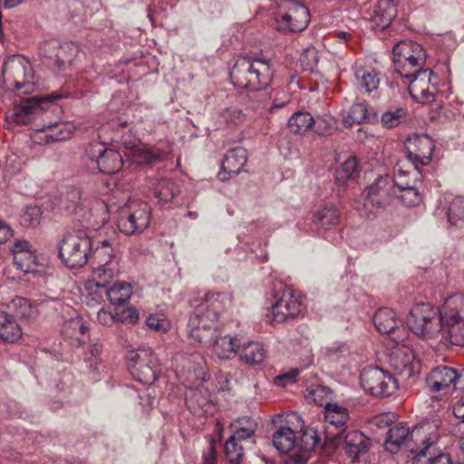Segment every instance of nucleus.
<instances>
[{"mask_svg": "<svg viewBox=\"0 0 464 464\" xmlns=\"http://www.w3.org/2000/svg\"><path fill=\"white\" fill-rule=\"evenodd\" d=\"M401 193L398 195L401 202L408 208L419 205L421 201V196L418 190V186L399 189Z\"/></svg>", "mask_w": 464, "mask_h": 464, "instance_id": "8fccbe9b", "label": "nucleus"}, {"mask_svg": "<svg viewBox=\"0 0 464 464\" xmlns=\"http://www.w3.org/2000/svg\"><path fill=\"white\" fill-rule=\"evenodd\" d=\"M42 217L41 208L38 206H29L22 215V222L28 227H35L40 223Z\"/></svg>", "mask_w": 464, "mask_h": 464, "instance_id": "5fc2aeb1", "label": "nucleus"}, {"mask_svg": "<svg viewBox=\"0 0 464 464\" xmlns=\"http://www.w3.org/2000/svg\"><path fill=\"white\" fill-rule=\"evenodd\" d=\"M7 306L14 313V316L25 321L34 320L39 314L36 303L21 296L13 298Z\"/></svg>", "mask_w": 464, "mask_h": 464, "instance_id": "473e14b6", "label": "nucleus"}, {"mask_svg": "<svg viewBox=\"0 0 464 464\" xmlns=\"http://www.w3.org/2000/svg\"><path fill=\"white\" fill-rule=\"evenodd\" d=\"M218 463V450L217 442L209 437L208 446L202 452V463L201 464H217Z\"/></svg>", "mask_w": 464, "mask_h": 464, "instance_id": "bf43d9fd", "label": "nucleus"}, {"mask_svg": "<svg viewBox=\"0 0 464 464\" xmlns=\"http://www.w3.org/2000/svg\"><path fill=\"white\" fill-rule=\"evenodd\" d=\"M92 238L83 231L65 234L58 244V256L69 268L82 267L90 260Z\"/></svg>", "mask_w": 464, "mask_h": 464, "instance_id": "0eeeda50", "label": "nucleus"}, {"mask_svg": "<svg viewBox=\"0 0 464 464\" xmlns=\"http://www.w3.org/2000/svg\"><path fill=\"white\" fill-rule=\"evenodd\" d=\"M441 308L430 303H420L412 306L407 317L411 332L423 338H434L440 332Z\"/></svg>", "mask_w": 464, "mask_h": 464, "instance_id": "1a4fd4ad", "label": "nucleus"}, {"mask_svg": "<svg viewBox=\"0 0 464 464\" xmlns=\"http://www.w3.org/2000/svg\"><path fill=\"white\" fill-rule=\"evenodd\" d=\"M367 112L368 109L366 104L361 102L353 103L351 106L348 114L344 118L345 125L351 126L354 123H362L367 120Z\"/></svg>", "mask_w": 464, "mask_h": 464, "instance_id": "49530a36", "label": "nucleus"}, {"mask_svg": "<svg viewBox=\"0 0 464 464\" xmlns=\"http://www.w3.org/2000/svg\"><path fill=\"white\" fill-rule=\"evenodd\" d=\"M130 373L139 382L151 385L157 380L160 366L159 359L150 349H139L127 356Z\"/></svg>", "mask_w": 464, "mask_h": 464, "instance_id": "ddd939ff", "label": "nucleus"}, {"mask_svg": "<svg viewBox=\"0 0 464 464\" xmlns=\"http://www.w3.org/2000/svg\"><path fill=\"white\" fill-rule=\"evenodd\" d=\"M146 324L156 332H167L170 326L169 321L162 314H150L146 319Z\"/></svg>", "mask_w": 464, "mask_h": 464, "instance_id": "603ef678", "label": "nucleus"}, {"mask_svg": "<svg viewBox=\"0 0 464 464\" xmlns=\"http://www.w3.org/2000/svg\"><path fill=\"white\" fill-rule=\"evenodd\" d=\"M117 322L126 324H135L138 323L140 314L136 308L130 306L116 312Z\"/></svg>", "mask_w": 464, "mask_h": 464, "instance_id": "4d7b16f0", "label": "nucleus"}, {"mask_svg": "<svg viewBox=\"0 0 464 464\" xmlns=\"http://www.w3.org/2000/svg\"><path fill=\"white\" fill-rule=\"evenodd\" d=\"M308 232L317 233L325 240L335 243L338 242L341 235L338 229L340 215L336 208L327 206L318 210L313 217ZM305 229V227H304Z\"/></svg>", "mask_w": 464, "mask_h": 464, "instance_id": "a211bd4d", "label": "nucleus"}, {"mask_svg": "<svg viewBox=\"0 0 464 464\" xmlns=\"http://www.w3.org/2000/svg\"><path fill=\"white\" fill-rule=\"evenodd\" d=\"M256 427L257 424L252 418H239L232 424L233 435L231 437L237 440L249 439L255 434Z\"/></svg>", "mask_w": 464, "mask_h": 464, "instance_id": "79ce46f5", "label": "nucleus"}, {"mask_svg": "<svg viewBox=\"0 0 464 464\" xmlns=\"http://www.w3.org/2000/svg\"><path fill=\"white\" fill-rule=\"evenodd\" d=\"M88 159L95 164L102 173L111 175L118 172L123 165V160L119 151L107 148L100 142H92L86 150Z\"/></svg>", "mask_w": 464, "mask_h": 464, "instance_id": "aec40b11", "label": "nucleus"}, {"mask_svg": "<svg viewBox=\"0 0 464 464\" xmlns=\"http://www.w3.org/2000/svg\"><path fill=\"white\" fill-rule=\"evenodd\" d=\"M179 193V188L177 183L163 178L151 183L149 196L155 204L163 208L166 204L171 202Z\"/></svg>", "mask_w": 464, "mask_h": 464, "instance_id": "bb28decb", "label": "nucleus"}, {"mask_svg": "<svg viewBox=\"0 0 464 464\" xmlns=\"http://www.w3.org/2000/svg\"><path fill=\"white\" fill-rule=\"evenodd\" d=\"M412 145L415 147V150L414 151H408V160L415 165H428L435 148L432 140L428 135L416 137Z\"/></svg>", "mask_w": 464, "mask_h": 464, "instance_id": "c756f323", "label": "nucleus"}, {"mask_svg": "<svg viewBox=\"0 0 464 464\" xmlns=\"http://www.w3.org/2000/svg\"><path fill=\"white\" fill-rule=\"evenodd\" d=\"M121 252L115 240L92 239L90 261L92 265V276L102 282H111L120 273Z\"/></svg>", "mask_w": 464, "mask_h": 464, "instance_id": "423d86ee", "label": "nucleus"}, {"mask_svg": "<svg viewBox=\"0 0 464 464\" xmlns=\"http://www.w3.org/2000/svg\"><path fill=\"white\" fill-rule=\"evenodd\" d=\"M81 193L77 188H71L68 193L66 198L62 201L65 211L68 214H72L77 210L80 204Z\"/></svg>", "mask_w": 464, "mask_h": 464, "instance_id": "6e6d98bb", "label": "nucleus"}, {"mask_svg": "<svg viewBox=\"0 0 464 464\" xmlns=\"http://www.w3.org/2000/svg\"><path fill=\"white\" fill-rule=\"evenodd\" d=\"M396 422V415L392 412L382 413L372 420V424L380 429H385L392 427V424Z\"/></svg>", "mask_w": 464, "mask_h": 464, "instance_id": "e2e57ef3", "label": "nucleus"}, {"mask_svg": "<svg viewBox=\"0 0 464 464\" xmlns=\"http://www.w3.org/2000/svg\"><path fill=\"white\" fill-rule=\"evenodd\" d=\"M186 401L188 405L196 402L200 407L206 404L207 400L202 396L201 392L198 390H191L189 394L186 395Z\"/></svg>", "mask_w": 464, "mask_h": 464, "instance_id": "338daca9", "label": "nucleus"}, {"mask_svg": "<svg viewBox=\"0 0 464 464\" xmlns=\"http://www.w3.org/2000/svg\"><path fill=\"white\" fill-rule=\"evenodd\" d=\"M448 222L454 227L464 226V198L455 197L444 208Z\"/></svg>", "mask_w": 464, "mask_h": 464, "instance_id": "ea45409f", "label": "nucleus"}, {"mask_svg": "<svg viewBox=\"0 0 464 464\" xmlns=\"http://www.w3.org/2000/svg\"><path fill=\"white\" fill-rule=\"evenodd\" d=\"M426 464H452V460L449 454L440 452L434 457H430Z\"/></svg>", "mask_w": 464, "mask_h": 464, "instance_id": "774afa93", "label": "nucleus"}, {"mask_svg": "<svg viewBox=\"0 0 464 464\" xmlns=\"http://www.w3.org/2000/svg\"><path fill=\"white\" fill-rule=\"evenodd\" d=\"M150 207L146 202H134L121 214L118 227L127 236L141 233L150 225Z\"/></svg>", "mask_w": 464, "mask_h": 464, "instance_id": "f3484780", "label": "nucleus"}, {"mask_svg": "<svg viewBox=\"0 0 464 464\" xmlns=\"http://www.w3.org/2000/svg\"><path fill=\"white\" fill-rule=\"evenodd\" d=\"M408 84L411 98L419 103L434 102L440 79L430 68L420 67L401 78Z\"/></svg>", "mask_w": 464, "mask_h": 464, "instance_id": "f8f14e48", "label": "nucleus"}, {"mask_svg": "<svg viewBox=\"0 0 464 464\" xmlns=\"http://www.w3.org/2000/svg\"><path fill=\"white\" fill-rule=\"evenodd\" d=\"M427 60L425 49L417 42L401 40L392 47L394 71L402 78L408 73L424 67Z\"/></svg>", "mask_w": 464, "mask_h": 464, "instance_id": "9d476101", "label": "nucleus"}, {"mask_svg": "<svg viewBox=\"0 0 464 464\" xmlns=\"http://www.w3.org/2000/svg\"><path fill=\"white\" fill-rule=\"evenodd\" d=\"M240 360L250 366L260 364L265 359L263 345L256 342L241 343Z\"/></svg>", "mask_w": 464, "mask_h": 464, "instance_id": "e433bc0d", "label": "nucleus"}, {"mask_svg": "<svg viewBox=\"0 0 464 464\" xmlns=\"http://www.w3.org/2000/svg\"><path fill=\"white\" fill-rule=\"evenodd\" d=\"M97 320L102 325L111 326L117 322L116 312L112 314L102 308L97 313Z\"/></svg>", "mask_w": 464, "mask_h": 464, "instance_id": "0e129e2a", "label": "nucleus"}, {"mask_svg": "<svg viewBox=\"0 0 464 464\" xmlns=\"http://www.w3.org/2000/svg\"><path fill=\"white\" fill-rule=\"evenodd\" d=\"M321 442V436L315 428H305L297 442L296 449L298 452L290 456L286 464H306L310 457V452Z\"/></svg>", "mask_w": 464, "mask_h": 464, "instance_id": "5701e85b", "label": "nucleus"}, {"mask_svg": "<svg viewBox=\"0 0 464 464\" xmlns=\"http://www.w3.org/2000/svg\"><path fill=\"white\" fill-rule=\"evenodd\" d=\"M87 331V327L83 324L81 317L72 318L66 321L63 325V333L69 337L79 338V335H83Z\"/></svg>", "mask_w": 464, "mask_h": 464, "instance_id": "09e8293b", "label": "nucleus"}, {"mask_svg": "<svg viewBox=\"0 0 464 464\" xmlns=\"http://www.w3.org/2000/svg\"><path fill=\"white\" fill-rule=\"evenodd\" d=\"M360 384L365 392L377 398L389 397L398 389L395 377L378 366L364 368L360 374Z\"/></svg>", "mask_w": 464, "mask_h": 464, "instance_id": "4468645a", "label": "nucleus"}, {"mask_svg": "<svg viewBox=\"0 0 464 464\" xmlns=\"http://www.w3.org/2000/svg\"><path fill=\"white\" fill-rule=\"evenodd\" d=\"M314 123V118L307 111H298L288 120L287 127L294 134H304Z\"/></svg>", "mask_w": 464, "mask_h": 464, "instance_id": "58836bf2", "label": "nucleus"}, {"mask_svg": "<svg viewBox=\"0 0 464 464\" xmlns=\"http://www.w3.org/2000/svg\"><path fill=\"white\" fill-rule=\"evenodd\" d=\"M247 152L242 147L228 150L224 156L221 171L218 173L220 180H227L231 175H237L247 161Z\"/></svg>", "mask_w": 464, "mask_h": 464, "instance_id": "393cba45", "label": "nucleus"}, {"mask_svg": "<svg viewBox=\"0 0 464 464\" xmlns=\"http://www.w3.org/2000/svg\"><path fill=\"white\" fill-rule=\"evenodd\" d=\"M131 155L133 157V160L139 165L155 164L162 161L167 156L165 151L158 148L149 147L146 145L134 147Z\"/></svg>", "mask_w": 464, "mask_h": 464, "instance_id": "c9c22d12", "label": "nucleus"}, {"mask_svg": "<svg viewBox=\"0 0 464 464\" xmlns=\"http://www.w3.org/2000/svg\"><path fill=\"white\" fill-rule=\"evenodd\" d=\"M76 53V45L58 39L44 41L39 46V55L43 62L55 70H63L70 65Z\"/></svg>", "mask_w": 464, "mask_h": 464, "instance_id": "2eb2a0df", "label": "nucleus"}, {"mask_svg": "<svg viewBox=\"0 0 464 464\" xmlns=\"http://www.w3.org/2000/svg\"><path fill=\"white\" fill-rule=\"evenodd\" d=\"M389 177H379L355 201V208L362 217L371 218L377 209L388 205L394 194Z\"/></svg>", "mask_w": 464, "mask_h": 464, "instance_id": "6e6552de", "label": "nucleus"}, {"mask_svg": "<svg viewBox=\"0 0 464 464\" xmlns=\"http://www.w3.org/2000/svg\"><path fill=\"white\" fill-rule=\"evenodd\" d=\"M275 299L266 314L268 321L272 324H281L294 319L304 309L299 296H296L289 288H285L281 293L278 292Z\"/></svg>", "mask_w": 464, "mask_h": 464, "instance_id": "dca6fc26", "label": "nucleus"}, {"mask_svg": "<svg viewBox=\"0 0 464 464\" xmlns=\"http://www.w3.org/2000/svg\"><path fill=\"white\" fill-rule=\"evenodd\" d=\"M110 282H102L101 278H94L88 283L85 301L89 305L101 304L106 298V285Z\"/></svg>", "mask_w": 464, "mask_h": 464, "instance_id": "a19ab883", "label": "nucleus"}, {"mask_svg": "<svg viewBox=\"0 0 464 464\" xmlns=\"http://www.w3.org/2000/svg\"><path fill=\"white\" fill-rule=\"evenodd\" d=\"M456 376V369L447 365H439L430 372L426 377V384L431 392H439L451 385L454 387Z\"/></svg>", "mask_w": 464, "mask_h": 464, "instance_id": "a878e982", "label": "nucleus"}, {"mask_svg": "<svg viewBox=\"0 0 464 464\" xmlns=\"http://www.w3.org/2000/svg\"><path fill=\"white\" fill-rule=\"evenodd\" d=\"M189 305L194 308L188 323V334L198 343H211L206 332L216 329L220 314L232 304L227 293H206L203 296L191 297Z\"/></svg>", "mask_w": 464, "mask_h": 464, "instance_id": "7ed1b4c3", "label": "nucleus"}, {"mask_svg": "<svg viewBox=\"0 0 464 464\" xmlns=\"http://www.w3.org/2000/svg\"><path fill=\"white\" fill-rule=\"evenodd\" d=\"M217 328L211 329L209 332H206L211 338V343H203L204 345H213V351L215 354L220 359H229L234 355L241 345V341L237 337H232L230 335L217 336Z\"/></svg>", "mask_w": 464, "mask_h": 464, "instance_id": "cd10ccee", "label": "nucleus"}, {"mask_svg": "<svg viewBox=\"0 0 464 464\" xmlns=\"http://www.w3.org/2000/svg\"><path fill=\"white\" fill-rule=\"evenodd\" d=\"M101 350L102 345L100 343H93L90 347L91 356L85 359L86 366L89 368L90 372L93 375L92 379L94 381L98 380L96 375L100 372V367L102 366V362L99 357Z\"/></svg>", "mask_w": 464, "mask_h": 464, "instance_id": "de8ad7c7", "label": "nucleus"}, {"mask_svg": "<svg viewBox=\"0 0 464 464\" xmlns=\"http://www.w3.org/2000/svg\"><path fill=\"white\" fill-rule=\"evenodd\" d=\"M439 427V420L416 425L411 431L406 423H395L388 430L385 450L395 454L405 446L411 452H416L415 459L419 461L420 457L431 455V450L440 438Z\"/></svg>", "mask_w": 464, "mask_h": 464, "instance_id": "f03ea898", "label": "nucleus"}, {"mask_svg": "<svg viewBox=\"0 0 464 464\" xmlns=\"http://www.w3.org/2000/svg\"><path fill=\"white\" fill-rule=\"evenodd\" d=\"M314 131L319 136L333 135L336 130L334 121L331 117L314 119Z\"/></svg>", "mask_w": 464, "mask_h": 464, "instance_id": "3c124183", "label": "nucleus"}, {"mask_svg": "<svg viewBox=\"0 0 464 464\" xmlns=\"http://www.w3.org/2000/svg\"><path fill=\"white\" fill-rule=\"evenodd\" d=\"M131 295V285L127 282L118 281L111 286L106 285V298L113 305L124 304L130 298Z\"/></svg>", "mask_w": 464, "mask_h": 464, "instance_id": "4c0bfd02", "label": "nucleus"}, {"mask_svg": "<svg viewBox=\"0 0 464 464\" xmlns=\"http://www.w3.org/2000/svg\"><path fill=\"white\" fill-rule=\"evenodd\" d=\"M438 334L445 343L464 345V294H455L445 300Z\"/></svg>", "mask_w": 464, "mask_h": 464, "instance_id": "39448f33", "label": "nucleus"}, {"mask_svg": "<svg viewBox=\"0 0 464 464\" xmlns=\"http://www.w3.org/2000/svg\"><path fill=\"white\" fill-rule=\"evenodd\" d=\"M11 251L14 254V263L22 271L27 273L36 265V255L31 244L25 239H17L13 243Z\"/></svg>", "mask_w": 464, "mask_h": 464, "instance_id": "c85d7f7f", "label": "nucleus"}, {"mask_svg": "<svg viewBox=\"0 0 464 464\" xmlns=\"http://www.w3.org/2000/svg\"><path fill=\"white\" fill-rule=\"evenodd\" d=\"M354 77L356 84L369 93L377 90L380 84L379 72L371 66H356Z\"/></svg>", "mask_w": 464, "mask_h": 464, "instance_id": "72a5a7b5", "label": "nucleus"}, {"mask_svg": "<svg viewBox=\"0 0 464 464\" xmlns=\"http://www.w3.org/2000/svg\"><path fill=\"white\" fill-rule=\"evenodd\" d=\"M11 70L15 74L14 88L19 92L18 100L14 101V108L7 114L8 121L19 124L28 125L33 123L38 117L42 116L50 104L48 97L33 95L34 83L29 82L26 77L31 72V66L23 63L12 62L5 65V71Z\"/></svg>", "mask_w": 464, "mask_h": 464, "instance_id": "f257e3e1", "label": "nucleus"}, {"mask_svg": "<svg viewBox=\"0 0 464 464\" xmlns=\"http://www.w3.org/2000/svg\"><path fill=\"white\" fill-rule=\"evenodd\" d=\"M273 444L282 453L296 449L297 436L295 430L288 425L279 426L273 434Z\"/></svg>", "mask_w": 464, "mask_h": 464, "instance_id": "2f4dec72", "label": "nucleus"}, {"mask_svg": "<svg viewBox=\"0 0 464 464\" xmlns=\"http://www.w3.org/2000/svg\"><path fill=\"white\" fill-rule=\"evenodd\" d=\"M324 418L328 423L324 427L325 442L338 447L346 430L345 425L349 420V413L345 408L327 402L324 407Z\"/></svg>", "mask_w": 464, "mask_h": 464, "instance_id": "6ab92c4d", "label": "nucleus"}, {"mask_svg": "<svg viewBox=\"0 0 464 464\" xmlns=\"http://www.w3.org/2000/svg\"><path fill=\"white\" fill-rule=\"evenodd\" d=\"M22 336V328L14 315L0 312V341L14 343Z\"/></svg>", "mask_w": 464, "mask_h": 464, "instance_id": "f704fd0d", "label": "nucleus"}, {"mask_svg": "<svg viewBox=\"0 0 464 464\" xmlns=\"http://www.w3.org/2000/svg\"><path fill=\"white\" fill-rule=\"evenodd\" d=\"M276 13V26L281 32H301L310 22L309 9L301 0L278 2Z\"/></svg>", "mask_w": 464, "mask_h": 464, "instance_id": "9b49d317", "label": "nucleus"}, {"mask_svg": "<svg viewBox=\"0 0 464 464\" xmlns=\"http://www.w3.org/2000/svg\"><path fill=\"white\" fill-rule=\"evenodd\" d=\"M407 116L406 110L402 107H397L388 110L382 114L381 122L383 127L392 129L400 125Z\"/></svg>", "mask_w": 464, "mask_h": 464, "instance_id": "a18cd8bd", "label": "nucleus"}, {"mask_svg": "<svg viewBox=\"0 0 464 464\" xmlns=\"http://www.w3.org/2000/svg\"><path fill=\"white\" fill-rule=\"evenodd\" d=\"M372 320L378 332L390 335L395 343H399L406 339L407 330L403 326V321L394 310L380 308L375 312Z\"/></svg>", "mask_w": 464, "mask_h": 464, "instance_id": "412c9836", "label": "nucleus"}, {"mask_svg": "<svg viewBox=\"0 0 464 464\" xmlns=\"http://www.w3.org/2000/svg\"><path fill=\"white\" fill-rule=\"evenodd\" d=\"M330 393L327 387L317 385L314 388L309 389L306 398L313 401L315 404L323 405L325 396Z\"/></svg>", "mask_w": 464, "mask_h": 464, "instance_id": "680f3d73", "label": "nucleus"}, {"mask_svg": "<svg viewBox=\"0 0 464 464\" xmlns=\"http://www.w3.org/2000/svg\"><path fill=\"white\" fill-rule=\"evenodd\" d=\"M397 14V5L393 0H379L366 11L365 19L372 23V29L382 31L391 25Z\"/></svg>", "mask_w": 464, "mask_h": 464, "instance_id": "4be33fe9", "label": "nucleus"}, {"mask_svg": "<svg viewBox=\"0 0 464 464\" xmlns=\"http://www.w3.org/2000/svg\"><path fill=\"white\" fill-rule=\"evenodd\" d=\"M273 75L271 60L264 56L239 57L230 70V81L234 85L253 92L268 87Z\"/></svg>", "mask_w": 464, "mask_h": 464, "instance_id": "20e7f679", "label": "nucleus"}, {"mask_svg": "<svg viewBox=\"0 0 464 464\" xmlns=\"http://www.w3.org/2000/svg\"><path fill=\"white\" fill-rule=\"evenodd\" d=\"M349 353L350 349L346 343H334L325 349V355L331 360H339Z\"/></svg>", "mask_w": 464, "mask_h": 464, "instance_id": "052dcab7", "label": "nucleus"}, {"mask_svg": "<svg viewBox=\"0 0 464 464\" xmlns=\"http://www.w3.org/2000/svg\"><path fill=\"white\" fill-rule=\"evenodd\" d=\"M300 373L299 368H293L290 371L280 373L274 378V383L279 387H286L295 382L296 376Z\"/></svg>", "mask_w": 464, "mask_h": 464, "instance_id": "13d9d810", "label": "nucleus"}, {"mask_svg": "<svg viewBox=\"0 0 464 464\" xmlns=\"http://www.w3.org/2000/svg\"><path fill=\"white\" fill-rule=\"evenodd\" d=\"M422 174L418 165L412 164L411 161L399 162L393 170V186L401 188H409L418 185L421 182Z\"/></svg>", "mask_w": 464, "mask_h": 464, "instance_id": "b1692460", "label": "nucleus"}, {"mask_svg": "<svg viewBox=\"0 0 464 464\" xmlns=\"http://www.w3.org/2000/svg\"><path fill=\"white\" fill-rule=\"evenodd\" d=\"M192 360L196 365L193 367L192 371L190 367L188 368V373L193 374L194 377L198 381L206 382L208 379V373L207 372V367L204 359L201 357L200 354L195 353L192 355Z\"/></svg>", "mask_w": 464, "mask_h": 464, "instance_id": "864d4df0", "label": "nucleus"}, {"mask_svg": "<svg viewBox=\"0 0 464 464\" xmlns=\"http://www.w3.org/2000/svg\"><path fill=\"white\" fill-rule=\"evenodd\" d=\"M342 442L344 444L346 454L353 459H356L361 454L366 453L370 447V440L362 432L352 430L343 435Z\"/></svg>", "mask_w": 464, "mask_h": 464, "instance_id": "7c9ffc66", "label": "nucleus"}, {"mask_svg": "<svg viewBox=\"0 0 464 464\" xmlns=\"http://www.w3.org/2000/svg\"><path fill=\"white\" fill-rule=\"evenodd\" d=\"M240 440L229 437L224 445V452L230 464H239L244 457L243 447L238 443Z\"/></svg>", "mask_w": 464, "mask_h": 464, "instance_id": "c03bdc74", "label": "nucleus"}, {"mask_svg": "<svg viewBox=\"0 0 464 464\" xmlns=\"http://www.w3.org/2000/svg\"><path fill=\"white\" fill-rule=\"evenodd\" d=\"M358 161L355 157H349L344 162L336 169L335 179L340 184L346 183L349 179H353L357 173Z\"/></svg>", "mask_w": 464, "mask_h": 464, "instance_id": "37998d69", "label": "nucleus"}, {"mask_svg": "<svg viewBox=\"0 0 464 464\" xmlns=\"http://www.w3.org/2000/svg\"><path fill=\"white\" fill-rule=\"evenodd\" d=\"M186 401L188 405L196 402L200 407L206 404L207 400L202 396L201 392L198 390H191L189 394L186 395Z\"/></svg>", "mask_w": 464, "mask_h": 464, "instance_id": "69168bd1", "label": "nucleus"}]
</instances>
